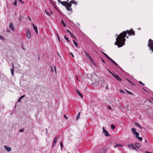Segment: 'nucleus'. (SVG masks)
Here are the masks:
<instances>
[{"instance_id":"nucleus-1","label":"nucleus","mask_w":153,"mask_h":153,"mask_svg":"<svg viewBox=\"0 0 153 153\" xmlns=\"http://www.w3.org/2000/svg\"><path fill=\"white\" fill-rule=\"evenodd\" d=\"M128 33L129 35H134L135 32L132 29L130 30H127L126 31H124L120 33L116 38V42L114 43V45H117L118 47L120 48L125 45V43L126 40L125 37L126 36V33Z\"/></svg>"},{"instance_id":"nucleus-2","label":"nucleus","mask_w":153,"mask_h":153,"mask_svg":"<svg viewBox=\"0 0 153 153\" xmlns=\"http://www.w3.org/2000/svg\"><path fill=\"white\" fill-rule=\"evenodd\" d=\"M148 46L149 49L153 52V41L151 39L149 40Z\"/></svg>"},{"instance_id":"nucleus-3","label":"nucleus","mask_w":153,"mask_h":153,"mask_svg":"<svg viewBox=\"0 0 153 153\" xmlns=\"http://www.w3.org/2000/svg\"><path fill=\"white\" fill-rule=\"evenodd\" d=\"M127 146L128 148L129 149H133L134 150H137L136 147L134 146V145L133 144L131 143L128 144L127 145Z\"/></svg>"},{"instance_id":"nucleus-4","label":"nucleus","mask_w":153,"mask_h":153,"mask_svg":"<svg viewBox=\"0 0 153 153\" xmlns=\"http://www.w3.org/2000/svg\"><path fill=\"white\" fill-rule=\"evenodd\" d=\"M72 4H68H68L66 6V9L68 11L71 12V13L72 12V8L71 7Z\"/></svg>"},{"instance_id":"nucleus-5","label":"nucleus","mask_w":153,"mask_h":153,"mask_svg":"<svg viewBox=\"0 0 153 153\" xmlns=\"http://www.w3.org/2000/svg\"><path fill=\"white\" fill-rule=\"evenodd\" d=\"M102 129L103 132L106 136H110V134L108 133V131L106 130L105 129L104 127H102Z\"/></svg>"},{"instance_id":"nucleus-6","label":"nucleus","mask_w":153,"mask_h":153,"mask_svg":"<svg viewBox=\"0 0 153 153\" xmlns=\"http://www.w3.org/2000/svg\"><path fill=\"white\" fill-rule=\"evenodd\" d=\"M85 56L88 58L89 59V60H90L91 61H93V60L89 54L87 53L86 52H85Z\"/></svg>"},{"instance_id":"nucleus-7","label":"nucleus","mask_w":153,"mask_h":153,"mask_svg":"<svg viewBox=\"0 0 153 153\" xmlns=\"http://www.w3.org/2000/svg\"><path fill=\"white\" fill-rule=\"evenodd\" d=\"M57 136H56L54 138L53 142V143L52 145V148H54L56 146V144L57 142Z\"/></svg>"},{"instance_id":"nucleus-8","label":"nucleus","mask_w":153,"mask_h":153,"mask_svg":"<svg viewBox=\"0 0 153 153\" xmlns=\"http://www.w3.org/2000/svg\"><path fill=\"white\" fill-rule=\"evenodd\" d=\"M131 131L133 132V134H134L136 136H139V134L138 132H137L136 131V129L134 128H131Z\"/></svg>"},{"instance_id":"nucleus-9","label":"nucleus","mask_w":153,"mask_h":153,"mask_svg":"<svg viewBox=\"0 0 153 153\" xmlns=\"http://www.w3.org/2000/svg\"><path fill=\"white\" fill-rule=\"evenodd\" d=\"M27 37L28 38H30L31 37V34H30V30L27 29Z\"/></svg>"},{"instance_id":"nucleus-10","label":"nucleus","mask_w":153,"mask_h":153,"mask_svg":"<svg viewBox=\"0 0 153 153\" xmlns=\"http://www.w3.org/2000/svg\"><path fill=\"white\" fill-rule=\"evenodd\" d=\"M4 147L7 152H10L11 150V148L10 147H7L6 146H4Z\"/></svg>"},{"instance_id":"nucleus-11","label":"nucleus","mask_w":153,"mask_h":153,"mask_svg":"<svg viewBox=\"0 0 153 153\" xmlns=\"http://www.w3.org/2000/svg\"><path fill=\"white\" fill-rule=\"evenodd\" d=\"M68 3L71 4H74L75 5H76L77 4V2L74 0H72L69 3Z\"/></svg>"},{"instance_id":"nucleus-12","label":"nucleus","mask_w":153,"mask_h":153,"mask_svg":"<svg viewBox=\"0 0 153 153\" xmlns=\"http://www.w3.org/2000/svg\"><path fill=\"white\" fill-rule=\"evenodd\" d=\"M135 146L137 148L140 147L141 146V144L138 142L135 143Z\"/></svg>"},{"instance_id":"nucleus-13","label":"nucleus","mask_w":153,"mask_h":153,"mask_svg":"<svg viewBox=\"0 0 153 153\" xmlns=\"http://www.w3.org/2000/svg\"><path fill=\"white\" fill-rule=\"evenodd\" d=\"M114 76L118 81H121L122 80V79H121V78L120 77H119L118 75H114Z\"/></svg>"},{"instance_id":"nucleus-14","label":"nucleus","mask_w":153,"mask_h":153,"mask_svg":"<svg viewBox=\"0 0 153 153\" xmlns=\"http://www.w3.org/2000/svg\"><path fill=\"white\" fill-rule=\"evenodd\" d=\"M68 3H67L66 1H62L61 3V4L63 6H65L66 7V6L68 4Z\"/></svg>"},{"instance_id":"nucleus-15","label":"nucleus","mask_w":153,"mask_h":153,"mask_svg":"<svg viewBox=\"0 0 153 153\" xmlns=\"http://www.w3.org/2000/svg\"><path fill=\"white\" fill-rule=\"evenodd\" d=\"M67 33L68 34H70V35L72 37H74V35L69 30H67Z\"/></svg>"},{"instance_id":"nucleus-16","label":"nucleus","mask_w":153,"mask_h":153,"mask_svg":"<svg viewBox=\"0 0 153 153\" xmlns=\"http://www.w3.org/2000/svg\"><path fill=\"white\" fill-rule=\"evenodd\" d=\"M10 27L12 30H14V26L12 23H11L10 24Z\"/></svg>"},{"instance_id":"nucleus-17","label":"nucleus","mask_w":153,"mask_h":153,"mask_svg":"<svg viewBox=\"0 0 153 153\" xmlns=\"http://www.w3.org/2000/svg\"><path fill=\"white\" fill-rule=\"evenodd\" d=\"M33 26L34 29L35 30L36 33H38V30H37V27L36 26H35L34 25V24H33Z\"/></svg>"},{"instance_id":"nucleus-18","label":"nucleus","mask_w":153,"mask_h":153,"mask_svg":"<svg viewBox=\"0 0 153 153\" xmlns=\"http://www.w3.org/2000/svg\"><path fill=\"white\" fill-rule=\"evenodd\" d=\"M76 91V93H77V94L79 96H80L81 98H82L83 97V95H82V94L79 92V91L78 90H77Z\"/></svg>"},{"instance_id":"nucleus-19","label":"nucleus","mask_w":153,"mask_h":153,"mask_svg":"<svg viewBox=\"0 0 153 153\" xmlns=\"http://www.w3.org/2000/svg\"><path fill=\"white\" fill-rule=\"evenodd\" d=\"M45 13L47 14L48 16H51V14L52 13H49L47 10H45Z\"/></svg>"},{"instance_id":"nucleus-20","label":"nucleus","mask_w":153,"mask_h":153,"mask_svg":"<svg viewBox=\"0 0 153 153\" xmlns=\"http://www.w3.org/2000/svg\"><path fill=\"white\" fill-rule=\"evenodd\" d=\"M122 145L121 144H116L115 146H114L115 148L119 147H122Z\"/></svg>"},{"instance_id":"nucleus-21","label":"nucleus","mask_w":153,"mask_h":153,"mask_svg":"<svg viewBox=\"0 0 153 153\" xmlns=\"http://www.w3.org/2000/svg\"><path fill=\"white\" fill-rule=\"evenodd\" d=\"M109 60H110L115 65H116L118 66V64L116 63L115 62V61H114L111 58Z\"/></svg>"},{"instance_id":"nucleus-22","label":"nucleus","mask_w":153,"mask_h":153,"mask_svg":"<svg viewBox=\"0 0 153 153\" xmlns=\"http://www.w3.org/2000/svg\"><path fill=\"white\" fill-rule=\"evenodd\" d=\"M135 124L136 126L138 127H139L141 129H142V127H141L139 123H135Z\"/></svg>"},{"instance_id":"nucleus-23","label":"nucleus","mask_w":153,"mask_h":153,"mask_svg":"<svg viewBox=\"0 0 153 153\" xmlns=\"http://www.w3.org/2000/svg\"><path fill=\"white\" fill-rule=\"evenodd\" d=\"M61 23L62 25H64V27H65L66 26V25L65 24L63 20H61Z\"/></svg>"},{"instance_id":"nucleus-24","label":"nucleus","mask_w":153,"mask_h":153,"mask_svg":"<svg viewBox=\"0 0 153 153\" xmlns=\"http://www.w3.org/2000/svg\"><path fill=\"white\" fill-rule=\"evenodd\" d=\"M136 137L138 139V140H139L141 141L142 140L143 138L142 137H139L138 136H136Z\"/></svg>"},{"instance_id":"nucleus-25","label":"nucleus","mask_w":153,"mask_h":153,"mask_svg":"<svg viewBox=\"0 0 153 153\" xmlns=\"http://www.w3.org/2000/svg\"><path fill=\"white\" fill-rule=\"evenodd\" d=\"M80 112H79V113L78 114L76 117V120H77L79 119L80 116Z\"/></svg>"},{"instance_id":"nucleus-26","label":"nucleus","mask_w":153,"mask_h":153,"mask_svg":"<svg viewBox=\"0 0 153 153\" xmlns=\"http://www.w3.org/2000/svg\"><path fill=\"white\" fill-rule=\"evenodd\" d=\"M126 92H127V93H128V94H129L130 95H134V94L133 93H132V92L129 91L128 90H126Z\"/></svg>"},{"instance_id":"nucleus-27","label":"nucleus","mask_w":153,"mask_h":153,"mask_svg":"<svg viewBox=\"0 0 153 153\" xmlns=\"http://www.w3.org/2000/svg\"><path fill=\"white\" fill-rule=\"evenodd\" d=\"M60 143L61 146V150H62V148L63 147V145L62 142H60Z\"/></svg>"},{"instance_id":"nucleus-28","label":"nucleus","mask_w":153,"mask_h":153,"mask_svg":"<svg viewBox=\"0 0 153 153\" xmlns=\"http://www.w3.org/2000/svg\"><path fill=\"white\" fill-rule=\"evenodd\" d=\"M111 128L112 129H115V126L113 124H112L111 125Z\"/></svg>"},{"instance_id":"nucleus-29","label":"nucleus","mask_w":153,"mask_h":153,"mask_svg":"<svg viewBox=\"0 0 153 153\" xmlns=\"http://www.w3.org/2000/svg\"><path fill=\"white\" fill-rule=\"evenodd\" d=\"M0 39L1 40L4 41L5 40V39L3 36L0 35Z\"/></svg>"},{"instance_id":"nucleus-30","label":"nucleus","mask_w":153,"mask_h":153,"mask_svg":"<svg viewBox=\"0 0 153 153\" xmlns=\"http://www.w3.org/2000/svg\"><path fill=\"white\" fill-rule=\"evenodd\" d=\"M64 38H65V39L68 42H69V41L68 38H67V37H66V36H64Z\"/></svg>"},{"instance_id":"nucleus-31","label":"nucleus","mask_w":153,"mask_h":153,"mask_svg":"<svg viewBox=\"0 0 153 153\" xmlns=\"http://www.w3.org/2000/svg\"><path fill=\"white\" fill-rule=\"evenodd\" d=\"M10 71L12 75H14V70L13 69H10Z\"/></svg>"},{"instance_id":"nucleus-32","label":"nucleus","mask_w":153,"mask_h":153,"mask_svg":"<svg viewBox=\"0 0 153 153\" xmlns=\"http://www.w3.org/2000/svg\"><path fill=\"white\" fill-rule=\"evenodd\" d=\"M73 42L76 46L77 47L78 46V43L74 40Z\"/></svg>"},{"instance_id":"nucleus-33","label":"nucleus","mask_w":153,"mask_h":153,"mask_svg":"<svg viewBox=\"0 0 153 153\" xmlns=\"http://www.w3.org/2000/svg\"><path fill=\"white\" fill-rule=\"evenodd\" d=\"M19 132H22L24 131V129H20L19 130Z\"/></svg>"},{"instance_id":"nucleus-34","label":"nucleus","mask_w":153,"mask_h":153,"mask_svg":"<svg viewBox=\"0 0 153 153\" xmlns=\"http://www.w3.org/2000/svg\"><path fill=\"white\" fill-rule=\"evenodd\" d=\"M17 0H15V1L14 2V5H16L17 4Z\"/></svg>"},{"instance_id":"nucleus-35","label":"nucleus","mask_w":153,"mask_h":153,"mask_svg":"<svg viewBox=\"0 0 153 153\" xmlns=\"http://www.w3.org/2000/svg\"><path fill=\"white\" fill-rule=\"evenodd\" d=\"M120 91L121 92L123 93L124 94H125V92L123 91L122 90H120Z\"/></svg>"},{"instance_id":"nucleus-36","label":"nucleus","mask_w":153,"mask_h":153,"mask_svg":"<svg viewBox=\"0 0 153 153\" xmlns=\"http://www.w3.org/2000/svg\"><path fill=\"white\" fill-rule=\"evenodd\" d=\"M25 95H23L22 96H21L20 98V99H22V98H24V97H25Z\"/></svg>"},{"instance_id":"nucleus-37","label":"nucleus","mask_w":153,"mask_h":153,"mask_svg":"<svg viewBox=\"0 0 153 153\" xmlns=\"http://www.w3.org/2000/svg\"><path fill=\"white\" fill-rule=\"evenodd\" d=\"M105 56L109 59H110L111 58L107 55H106V56Z\"/></svg>"},{"instance_id":"nucleus-38","label":"nucleus","mask_w":153,"mask_h":153,"mask_svg":"<svg viewBox=\"0 0 153 153\" xmlns=\"http://www.w3.org/2000/svg\"><path fill=\"white\" fill-rule=\"evenodd\" d=\"M108 71H109V72L113 76H114V75L113 73H112L109 69H108Z\"/></svg>"},{"instance_id":"nucleus-39","label":"nucleus","mask_w":153,"mask_h":153,"mask_svg":"<svg viewBox=\"0 0 153 153\" xmlns=\"http://www.w3.org/2000/svg\"><path fill=\"white\" fill-rule=\"evenodd\" d=\"M57 37L58 39V40H59V42H60V38H59V36H58V35H57Z\"/></svg>"},{"instance_id":"nucleus-40","label":"nucleus","mask_w":153,"mask_h":153,"mask_svg":"<svg viewBox=\"0 0 153 153\" xmlns=\"http://www.w3.org/2000/svg\"><path fill=\"white\" fill-rule=\"evenodd\" d=\"M11 69H13V70H14V64H13V65L12 67V68Z\"/></svg>"},{"instance_id":"nucleus-41","label":"nucleus","mask_w":153,"mask_h":153,"mask_svg":"<svg viewBox=\"0 0 153 153\" xmlns=\"http://www.w3.org/2000/svg\"><path fill=\"white\" fill-rule=\"evenodd\" d=\"M139 82L140 84H142V85H144V84H143V83H142V82L141 81H139Z\"/></svg>"},{"instance_id":"nucleus-42","label":"nucleus","mask_w":153,"mask_h":153,"mask_svg":"<svg viewBox=\"0 0 153 153\" xmlns=\"http://www.w3.org/2000/svg\"><path fill=\"white\" fill-rule=\"evenodd\" d=\"M21 99H20V98L18 100V102H21Z\"/></svg>"},{"instance_id":"nucleus-43","label":"nucleus","mask_w":153,"mask_h":153,"mask_svg":"<svg viewBox=\"0 0 153 153\" xmlns=\"http://www.w3.org/2000/svg\"><path fill=\"white\" fill-rule=\"evenodd\" d=\"M57 1H58V2H59V3H60L61 4V3L62 2V1H61L60 0H57Z\"/></svg>"},{"instance_id":"nucleus-44","label":"nucleus","mask_w":153,"mask_h":153,"mask_svg":"<svg viewBox=\"0 0 153 153\" xmlns=\"http://www.w3.org/2000/svg\"><path fill=\"white\" fill-rule=\"evenodd\" d=\"M64 117L67 119L68 118V117L65 115H64Z\"/></svg>"},{"instance_id":"nucleus-45","label":"nucleus","mask_w":153,"mask_h":153,"mask_svg":"<svg viewBox=\"0 0 153 153\" xmlns=\"http://www.w3.org/2000/svg\"><path fill=\"white\" fill-rule=\"evenodd\" d=\"M28 19H29V20L30 21H31V19H30V16H28Z\"/></svg>"},{"instance_id":"nucleus-46","label":"nucleus","mask_w":153,"mask_h":153,"mask_svg":"<svg viewBox=\"0 0 153 153\" xmlns=\"http://www.w3.org/2000/svg\"><path fill=\"white\" fill-rule=\"evenodd\" d=\"M71 55L72 57H74V55L72 53H71Z\"/></svg>"},{"instance_id":"nucleus-47","label":"nucleus","mask_w":153,"mask_h":153,"mask_svg":"<svg viewBox=\"0 0 153 153\" xmlns=\"http://www.w3.org/2000/svg\"><path fill=\"white\" fill-rule=\"evenodd\" d=\"M76 77L77 78V80L79 81V80L78 78V77H77V76H76Z\"/></svg>"},{"instance_id":"nucleus-48","label":"nucleus","mask_w":153,"mask_h":153,"mask_svg":"<svg viewBox=\"0 0 153 153\" xmlns=\"http://www.w3.org/2000/svg\"><path fill=\"white\" fill-rule=\"evenodd\" d=\"M108 107V108H110V109H111V107L110 106H109Z\"/></svg>"},{"instance_id":"nucleus-49","label":"nucleus","mask_w":153,"mask_h":153,"mask_svg":"<svg viewBox=\"0 0 153 153\" xmlns=\"http://www.w3.org/2000/svg\"><path fill=\"white\" fill-rule=\"evenodd\" d=\"M46 133H48V130H47V128H46Z\"/></svg>"},{"instance_id":"nucleus-50","label":"nucleus","mask_w":153,"mask_h":153,"mask_svg":"<svg viewBox=\"0 0 153 153\" xmlns=\"http://www.w3.org/2000/svg\"><path fill=\"white\" fill-rule=\"evenodd\" d=\"M102 61L104 62V63H105V61L104 60H103L102 59Z\"/></svg>"},{"instance_id":"nucleus-51","label":"nucleus","mask_w":153,"mask_h":153,"mask_svg":"<svg viewBox=\"0 0 153 153\" xmlns=\"http://www.w3.org/2000/svg\"><path fill=\"white\" fill-rule=\"evenodd\" d=\"M106 88L107 89H108V85H107V86H106Z\"/></svg>"},{"instance_id":"nucleus-52","label":"nucleus","mask_w":153,"mask_h":153,"mask_svg":"<svg viewBox=\"0 0 153 153\" xmlns=\"http://www.w3.org/2000/svg\"><path fill=\"white\" fill-rule=\"evenodd\" d=\"M102 53L104 55L105 54V53L103 52H102Z\"/></svg>"},{"instance_id":"nucleus-53","label":"nucleus","mask_w":153,"mask_h":153,"mask_svg":"<svg viewBox=\"0 0 153 153\" xmlns=\"http://www.w3.org/2000/svg\"><path fill=\"white\" fill-rule=\"evenodd\" d=\"M54 68H55V72H56V69L55 67H54Z\"/></svg>"},{"instance_id":"nucleus-54","label":"nucleus","mask_w":153,"mask_h":153,"mask_svg":"<svg viewBox=\"0 0 153 153\" xmlns=\"http://www.w3.org/2000/svg\"><path fill=\"white\" fill-rule=\"evenodd\" d=\"M20 2H21V3H24V2L23 1H20Z\"/></svg>"},{"instance_id":"nucleus-55","label":"nucleus","mask_w":153,"mask_h":153,"mask_svg":"<svg viewBox=\"0 0 153 153\" xmlns=\"http://www.w3.org/2000/svg\"><path fill=\"white\" fill-rule=\"evenodd\" d=\"M145 142H146V143H147V140H145Z\"/></svg>"},{"instance_id":"nucleus-56","label":"nucleus","mask_w":153,"mask_h":153,"mask_svg":"<svg viewBox=\"0 0 153 153\" xmlns=\"http://www.w3.org/2000/svg\"><path fill=\"white\" fill-rule=\"evenodd\" d=\"M51 70L52 72H53V69H52V68L51 67Z\"/></svg>"},{"instance_id":"nucleus-57","label":"nucleus","mask_w":153,"mask_h":153,"mask_svg":"<svg viewBox=\"0 0 153 153\" xmlns=\"http://www.w3.org/2000/svg\"><path fill=\"white\" fill-rule=\"evenodd\" d=\"M106 55H107V54H106V53H105V54L104 55L106 56Z\"/></svg>"},{"instance_id":"nucleus-58","label":"nucleus","mask_w":153,"mask_h":153,"mask_svg":"<svg viewBox=\"0 0 153 153\" xmlns=\"http://www.w3.org/2000/svg\"><path fill=\"white\" fill-rule=\"evenodd\" d=\"M19 20L21 21V18L20 17L19 18Z\"/></svg>"},{"instance_id":"nucleus-59","label":"nucleus","mask_w":153,"mask_h":153,"mask_svg":"<svg viewBox=\"0 0 153 153\" xmlns=\"http://www.w3.org/2000/svg\"><path fill=\"white\" fill-rule=\"evenodd\" d=\"M18 0V1H19L20 2V1H21V0Z\"/></svg>"},{"instance_id":"nucleus-60","label":"nucleus","mask_w":153,"mask_h":153,"mask_svg":"<svg viewBox=\"0 0 153 153\" xmlns=\"http://www.w3.org/2000/svg\"><path fill=\"white\" fill-rule=\"evenodd\" d=\"M23 49L24 50H25V49L24 48H23Z\"/></svg>"},{"instance_id":"nucleus-61","label":"nucleus","mask_w":153,"mask_h":153,"mask_svg":"<svg viewBox=\"0 0 153 153\" xmlns=\"http://www.w3.org/2000/svg\"><path fill=\"white\" fill-rule=\"evenodd\" d=\"M12 65H13V64H13V62H12Z\"/></svg>"},{"instance_id":"nucleus-62","label":"nucleus","mask_w":153,"mask_h":153,"mask_svg":"<svg viewBox=\"0 0 153 153\" xmlns=\"http://www.w3.org/2000/svg\"><path fill=\"white\" fill-rule=\"evenodd\" d=\"M67 1H66V2H68V1L69 0H67Z\"/></svg>"},{"instance_id":"nucleus-63","label":"nucleus","mask_w":153,"mask_h":153,"mask_svg":"<svg viewBox=\"0 0 153 153\" xmlns=\"http://www.w3.org/2000/svg\"><path fill=\"white\" fill-rule=\"evenodd\" d=\"M68 153H70L69 152Z\"/></svg>"}]
</instances>
